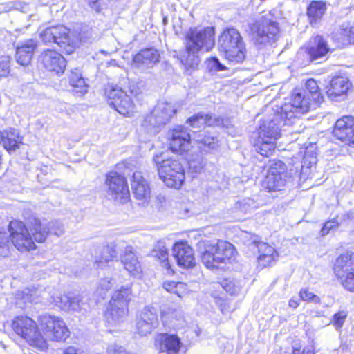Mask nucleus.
<instances>
[{
	"label": "nucleus",
	"instance_id": "f257e3e1",
	"mask_svg": "<svg viewBox=\"0 0 354 354\" xmlns=\"http://www.w3.org/2000/svg\"><path fill=\"white\" fill-rule=\"evenodd\" d=\"M214 35L213 27L190 28L185 35V51L179 55L181 63L187 67H196L200 62L198 53L212 50L215 45Z\"/></svg>",
	"mask_w": 354,
	"mask_h": 354
},
{
	"label": "nucleus",
	"instance_id": "f03ea898",
	"mask_svg": "<svg viewBox=\"0 0 354 354\" xmlns=\"http://www.w3.org/2000/svg\"><path fill=\"white\" fill-rule=\"evenodd\" d=\"M285 124L281 111L275 113L270 119L263 120L259 127L258 137L254 145V150L263 156H271L275 150L276 142L281 136V127Z\"/></svg>",
	"mask_w": 354,
	"mask_h": 354
},
{
	"label": "nucleus",
	"instance_id": "5fc2aeb1",
	"mask_svg": "<svg viewBox=\"0 0 354 354\" xmlns=\"http://www.w3.org/2000/svg\"><path fill=\"white\" fill-rule=\"evenodd\" d=\"M9 9L20 10L22 12H27L28 10V6L24 2L17 1L11 2L10 3Z\"/></svg>",
	"mask_w": 354,
	"mask_h": 354
},
{
	"label": "nucleus",
	"instance_id": "aec40b11",
	"mask_svg": "<svg viewBox=\"0 0 354 354\" xmlns=\"http://www.w3.org/2000/svg\"><path fill=\"white\" fill-rule=\"evenodd\" d=\"M168 140L169 148L174 152L182 153L188 150L190 146V135L182 126L171 129L168 132Z\"/></svg>",
	"mask_w": 354,
	"mask_h": 354
},
{
	"label": "nucleus",
	"instance_id": "a19ab883",
	"mask_svg": "<svg viewBox=\"0 0 354 354\" xmlns=\"http://www.w3.org/2000/svg\"><path fill=\"white\" fill-rule=\"evenodd\" d=\"M153 256L157 257L162 264V266L169 268L168 250L162 242H159L153 250Z\"/></svg>",
	"mask_w": 354,
	"mask_h": 354
},
{
	"label": "nucleus",
	"instance_id": "dca6fc26",
	"mask_svg": "<svg viewBox=\"0 0 354 354\" xmlns=\"http://www.w3.org/2000/svg\"><path fill=\"white\" fill-rule=\"evenodd\" d=\"M286 178L285 164L279 160H272L263 185L268 192L280 191L286 185Z\"/></svg>",
	"mask_w": 354,
	"mask_h": 354
},
{
	"label": "nucleus",
	"instance_id": "de8ad7c7",
	"mask_svg": "<svg viewBox=\"0 0 354 354\" xmlns=\"http://www.w3.org/2000/svg\"><path fill=\"white\" fill-rule=\"evenodd\" d=\"M199 141L204 145V146L207 147L209 149H215L218 147V138L216 136H213L210 135H205L203 138H201Z\"/></svg>",
	"mask_w": 354,
	"mask_h": 354
},
{
	"label": "nucleus",
	"instance_id": "3c124183",
	"mask_svg": "<svg viewBox=\"0 0 354 354\" xmlns=\"http://www.w3.org/2000/svg\"><path fill=\"white\" fill-rule=\"evenodd\" d=\"M48 229H49V233L53 234L56 236H60L64 233L63 225L57 221L49 223Z\"/></svg>",
	"mask_w": 354,
	"mask_h": 354
},
{
	"label": "nucleus",
	"instance_id": "2eb2a0df",
	"mask_svg": "<svg viewBox=\"0 0 354 354\" xmlns=\"http://www.w3.org/2000/svg\"><path fill=\"white\" fill-rule=\"evenodd\" d=\"M108 104L120 114L131 116L135 111V104L130 96L121 88L114 86L106 88Z\"/></svg>",
	"mask_w": 354,
	"mask_h": 354
},
{
	"label": "nucleus",
	"instance_id": "b1692460",
	"mask_svg": "<svg viewBox=\"0 0 354 354\" xmlns=\"http://www.w3.org/2000/svg\"><path fill=\"white\" fill-rule=\"evenodd\" d=\"M192 127L194 128H201L203 126H222L227 130L229 134L232 135V125L230 124L227 120L221 118L213 117L212 115L204 113H198L187 120Z\"/></svg>",
	"mask_w": 354,
	"mask_h": 354
},
{
	"label": "nucleus",
	"instance_id": "4be33fe9",
	"mask_svg": "<svg viewBox=\"0 0 354 354\" xmlns=\"http://www.w3.org/2000/svg\"><path fill=\"white\" fill-rule=\"evenodd\" d=\"M52 300L55 306L68 313H80L83 309L84 304L79 295L57 294L52 296Z\"/></svg>",
	"mask_w": 354,
	"mask_h": 354
},
{
	"label": "nucleus",
	"instance_id": "7ed1b4c3",
	"mask_svg": "<svg viewBox=\"0 0 354 354\" xmlns=\"http://www.w3.org/2000/svg\"><path fill=\"white\" fill-rule=\"evenodd\" d=\"M10 236L0 231V257L9 254V237L12 244L19 252H30L36 249V245L28 227L19 221H12L9 224Z\"/></svg>",
	"mask_w": 354,
	"mask_h": 354
},
{
	"label": "nucleus",
	"instance_id": "bf43d9fd",
	"mask_svg": "<svg viewBox=\"0 0 354 354\" xmlns=\"http://www.w3.org/2000/svg\"><path fill=\"white\" fill-rule=\"evenodd\" d=\"M292 354H315L310 348H304L302 351L299 349H294Z\"/></svg>",
	"mask_w": 354,
	"mask_h": 354
},
{
	"label": "nucleus",
	"instance_id": "13d9d810",
	"mask_svg": "<svg viewBox=\"0 0 354 354\" xmlns=\"http://www.w3.org/2000/svg\"><path fill=\"white\" fill-rule=\"evenodd\" d=\"M98 1L99 0H88L89 6L96 12L100 11V6Z\"/></svg>",
	"mask_w": 354,
	"mask_h": 354
},
{
	"label": "nucleus",
	"instance_id": "4d7b16f0",
	"mask_svg": "<svg viewBox=\"0 0 354 354\" xmlns=\"http://www.w3.org/2000/svg\"><path fill=\"white\" fill-rule=\"evenodd\" d=\"M64 354H88L84 351L76 349L74 346H69L65 349Z\"/></svg>",
	"mask_w": 354,
	"mask_h": 354
},
{
	"label": "nucleus",
	"instance_id": "20e7f679",
	"mask_svg": "<svg viewBox=\"0 0 354 354\" xmlns=\"http://www.w3.org/2000/svg\"><path fill=\"white\" fill-rule=\"evenodd\" d=\"M232 244L225 241H218L216 243H204L203 250L201 252L202 263L209 269L218 268L221 264L230 263L236 254Z\"/></svg>",
	"mask_w": 354,
	"mask_h": 354
},
{
	"label": "nucleus",
	"instance_id": "0eeeda50",
	"mask_svg": "<svg viewBox=\"0 0 354 354\" xmlns=\"http://www.w3.org/2000/svg\"><path fill=\"white\" fill-rule=\"evenodd\" d=\"M315 105L302 88H296L292 92L289 102L281 106V117L284 118L285 124H292Z\"/></svg>",
	"mask_w": 354,
	"mask_h": 354
},
{
	"label": "nucleus",
	"instance_id": "cd10ccee",
	"mask_svg": "<svg viewBox=\"0 0 354 354\" xmlns=\"http://www.w3.org/2000/svg\"><path fill=\"white\" fill-rule=\"evenodd\" d=\"M155 344L158 354H178L182 342L176 335L164 333L157 337Z\"/></svg>",
	"mask_w": 354,
	"mask_h": 354
},
{
	"label": "nucleus",
	"instance_id": "603ef678",
	"mask_svg": "<svg viewBox=\"0 0 354 354\" xmlns=\"http://www.w3.org/2000/svg\"><path fill=\"white\" fill-rule=\"evenodd\" d=\"M347 317L346 311H339L333 315V324L337 328H342L344 324L345 319Z\"/></svg>",
	"mask_w": 354,
	"mask_h": 354
},
{
	"label": "nucleus",
	"instance_id": "f8f14e48",
	"mask_svg": "<svg viewBox=\"0 0 354 354\" xmlns=\"http://www.w3.org/2000/svg\"><path fill=\"white\" fill-rule=\"evenodd\" d=\"M104 187L108 196L115 201L120 203H126L129 201V187L123 176L115 171H110L106 176Z\"/></svg>",
	"mask_w": 354,
	"mask_h": 354
},
{
	"label": "nucleus",
	"instance_id": "9b49d317",
	"mask_svg": "<svg viewBox=\"0 0 354 354\" xmlns=\"http://www.w3.org/2000/svg\"><path fill=\"white\" fill-rule=\"evenodd\" d=\"M333 270L341 285L354 292V253L347 252L337 258Z\"/></svg>",
	"mask_w": 354,
	"mask_h": 354
},
{
	"label": "nucleus",
	"instance_id": "bb28decb",
	"mask_svg": "<svg viewBox=\"0 0 354 354\" xmlns=\"http://www.w3.org/2000/svg\"><path fill=\"white\" fill-rule=\"evenodd\" d=\"M333 135L340 140L354 145V118L344 116L337 120L334 127Z\"/></svg>",
	"mask_w": 354,
	"mask_h": 354
},
{
	"label": "nucleus",
	"instance_id": "c9c22d12",
	"mask_svg": "<svg viewBox=\"0 0 354 354\" xmlns=\"http://www.w3.org/2000/svg\"><path fill=\"white\" fill-rule=\"evenodd\" d=\"M326 4L322 1H312L307 8V15L312 26H316L326 12Z\"/></svg>",
	"mask_w": 354,
	"mask_h": 354
},
{
	"label": "nucleus",
	"instance_id": "37998d69",
	"mask_svg": "<svg viewBox=\"0 0 354 354\" xmlns=\"http://www.w3.org/2000/svg\"><path fill=\"white\" fill-rule=\"evenodd\" d=\"M207 69L209 72L217 73L226 69V67L222 64L216 57H212L205 61Z\"/></svg>",
	"mask_w": 354,
	"mask_h": 354
},
{
	"label": "nucleus",
	"instance_id": "9d476101",
	"mask_svg": "<svg viewBox=\"0 0 354 354\" xmlns=\"http://www.w3.org/2000/svg\"><path fill=\"white\" fill-rule=\"evenodd\" d=\"M131 286L127 285L115 290L109 301L106 314L107 322L115 326L124 322L128 314V304L131 300Z\"/></svg>",
	"mask_w": 354,
	"mask_h": 354
},
{
	"label": "nucleus",
	"instance_id": "6ab92c4d",
	"mask_svg": "<svg viewBox=\"0 0 354 354\" xmlns=\"http://www.w3.org/2000/svg\"><path fill=\"white\" fill-rule=\"evenodd\" d=\"M158 325V310L155 307L147 306L141 312L138 319L136 328L138 333L146 336Z\"/></svg>",
	"mask_w": 354,
	"mask_h": 354
},
{
	"label": "nucleus",
	"instance_id": "052dcab7",
	"mask_svg": "<svg viewBox=\"0 0 354 354\" xmlns=\"http://www.w3.org/2000/svg\"><path fill=\"white\" fill-rule=\"evenodd\" d=\"M289 306L291 308H296L299 306V300L297 298H291L289 301Z\"/></svg>",
	"mask_w": 354,
	"mask_h": 354
},
{
	"label": "nucleus",
	"instance_id": "8fccbe9b",
	"mask_svg": "<svg viewBox=\"0 0 354 354\" xmlns=\"http://www.w3.org/2000/svg\"><path fill=\"white\" fill-rule=\"evenodd\" d=\"M10 57H0V77H6L10 73Z\"/></svg>",
	"mask_w": 354,
	"mask_h": 354
},
{
	"label": "nucleus",
	"instance_id": "393cba45",
	"mask_svg": "<svg viewBox=\"0 0 354 354\" xmlns=\"http://www.w3.org/2000/svg\"><path fill=\"white\" fill-rule=\"evenodd\" d=\"M37 46V41L32 38L17 42L15 55L16 62L21 66H28Z\"/></svg>",
	"mask_w": 354,
	"mask_h": 354
},
{
	"label": "nucleus",
	"instance_id": "864d4df0",
	"mask_svg": "<svg viewBox=\"0 0 354 354\" xmlns=\"http://www.w3.org/2000/svg\"><path fill=\"white\" fill-rule=\"evenodd\" d=\"M339 226V223L335 220H330L326 222L320 231V234L322 236H325L329 233V232L333 229L337 228Z\"/></svg>",
	"mask_w": 354,
	"mask_h": 354
},
{
	"label": "nucleus",
	"instance_id": "72a5a7b5",
	"mask_svg": "<svg viewBox=\"0 0 354 354\" xmlns=\"http://www.w3.org/2000/svg\"><path fill=\"white\" fill-rule=\"evenodd\" d=\"M259 256L258 262L262 267L271 266L277 261L278 254L275 249L266 243H259L257 245Z\"/></svg>",
	"mask_w": 354,
	"mask_h": 354
},
{
	"label": "nucleus",
	"instance_id": "338daca9",
	"mask_svg": "<svg viewBox=\"0 0 354 354\" xmlns=\"http://www.w3.org/2000/svg\"><path fill=\"white\" fill-rule=\"evenodd\" d=\"M307 154H308V151H306V153L304 154V158H306L307 156Z\"/></svg>",
	"mask_w": 354,
	"mask_h": 354
},
{
	"label": "nucleus",
	"instance_id": "a878e982",
	"mask_svg": "<svg viewBox=\"0 0 354 354\" xmlns=\"http://www.w3.org/2000/svg\"><path fill=\"white\" fill-rule=\"evenodd\" d=\"M131 189L135 198L139 204L147 203L150 198L151 190L147 180L140 171L133 173L131 180Z\"/></svg>",
	"mask_w": 354,
	"mask_h": 354
},
{
	"label": "nucleus",
	"instance_id": "a18cd8bd",
	"mask_svg": "<svg viewBox=\"0 0 354 354\" xmlns=\"http://www.w3.org/2000/svg\"><path fill=\"white\" fill-rule=\"evenodd\" d=\"M221 285L223 289L230 295H237L241 291V286L232 280L225 279Z\"/></svg>",
	"mask_w": 354,
	"mask_h": 354
},
{
	"label": "nucleus",
	"instance_id": "58836bf2",
	"mask_svg": "<svg viewBox=\"0 0 354 354\" xmlns=\"http://www.w3.org/2000/svg\"><path fill=\"white\" fill-rule=\"evenodd\" d=\"M260 206L259 202L252 198H245L238 201L234 205V209L236 212H240L243 214H250Z\"/></svg>",
	"mask_w": 354,
	"mask_h": 354
},
{
	"label": "nucleus",
	"instance_id": "f704fd0d",
	"mask_svg": "<svg viewBox=\"0 0 354 354\" xmlns=\"http://www.w3.org/2000/svg\"><path fill=\"white\" fill-rule=\"evenodd\" d=\"M161 318L164 322L170 324L173 327L179 328L184 326L185 320L180 310L161 309Z\"/></svg>",
	"mask_w": 354,
	"mask_h": 354
},
{
	"label": "nucleus",
	"instance_id": "c03bdc74",
	"mask_svg": "<svg viewBox=\"0 0 354 354\" xmlns=\"http://www.w3.org/2000/svg\"><path fill=\"white\" fill-rule=\"evenodd\" d=\"M143 86L142 82H132L129 84V91L130 94L134 97L138 101H140L143 96Z\"/></svg>",
	"mask_w": 354,
	"mask_h": 354
},
{
	"label": "nucleus",
	"instance_id": "473e14b6",
	"mask_svg": "<svg viewBox=\"0 0 354 354\" xmlns=\"http://www.w3.org/2000/svg\"><path fill=\"white\" fill-rule=\"evenodd\" d=\"M26 227L29 230L34 241L38 243L44 242L49 234V229H48L46 224L35 217L29 219Z\"/></svg>",
	"mask_w": 354,
	"mask_h": 354
},
{
	"label": "nucleus",
	"instance_id": "ea45409f",
	"mask_svg": "<svg viewBox=\"0 0 354 354\" xmlns=\"http://www.w3.org/2000/svg\"><path fill=\"white\" fill-rule=\"evenodd\" d=\"M69 82L73 87L80 88V93H83L87 91L85 81L82 77V73L79 69L75 68L71 71Z\"/></svg>",
	"mask_w": 354,
	"mask_h": 354
},
{
	"label": "nucleus",
	"instance_id": "ddd939ff",
	"mask_svg": "<svg viewBox=\"0 0 354 354\" xmlns=\"http://www.w3.org/2000/svg\"><path fill=\"white\" fill-rule=\"evenodd\" d=\"M40 325L46 337L52 341L64 342L69 337L70 331L61 317L43 315Z\"/></svg>",
	"mask_w": 354,
	"mask_h": 354
},
{
	"label": "nucleus",
	"instance_id": "0e129e2a",
	"mask_svg": "<svg viewBox=\"0 0 354 354\" xmlns=\"http://www.w3.org/2000/svg\"><path fill=\"white\" fill-rule=\"evenodd\" d=\"M0 348L6 349L5 345L1 342H0Z\"/></svg>",
	"mask_w": 354,
	"mask_h": 354
},
{
	"label": "nucleus",
	"instance_id": "4468645a",
	"mask_svg": "<svg viewBox=\"0 0 354 354\" xmlns=\"http://www.w3.org/2000/svg\"><path fill=\"white\" fill-rule=\"evenodd\" d=\"M176 113L174 106L167 102H159L153 111L147 115L142 122V126L148 130L165 125L170 121Z\"/></svg>",
	"mask_w": 354,
	"mask_h": 354
},
{
	"label": "nucleus",
	"instance_id": "69168bd1",
	"mask_svg": "<svg viewBox=\"0 0 354 354\" xmlns=\"http://www.w3.org/2000/svg\"><path fill=\"white\" fill-rule=\"evenodd\" d=\"M303 53V48L300 50V51L297 53L298 56H300Z\"/></svg>",
	"mask_w": 354,
	"mask_h": 354
},
{
	"label": "nucleus",
	"instance_id": "c85d7f7f",
	"mask_svg": "<svg viewBox=\"0 0 354 354\" xmlns=\"http://www.w3.org/2000/svg\"><path fill=\"white\" fill-rule=\"evenodd\" d=\"M160 61V53L153 48H145L138 53L133 59L134 67L142 70L152 68Z\"/></svg>",
	"mask_w": 354,
	"mask_h": 354
},
{
	"label": "nucleus",
	"instance_id": "6e6552de",
	"mask_svg": "<svg viewBox=\"0 0 354 354\" xmlns=\"http://www.w3.org/2000/svg\"><path fill=\"white\" fill-rule=\"evenodd\" d=\"M249 30L252 40L259 47L272 44L279 37L278 24L267 16L250 23Z\"/></svg>",
	"mask_w": 354,
	"mask_h": 354
},
{
	"label": "nucleus",
	"instance_id": "e2e57ef3",
	"mask_svg": "<svg viewBox=\"0 0 354 354\" xmlns=\"http://www.w3.org/2000/svg\"><path fill=\"white\" fill-rule=\"evenodd\" d=\"M31 296H32V295L28 296V293H26V295H24V296L23 297V299H24V300H25V301H28L32 302V300L31 299Z\"/></svg>",
	"mask_w": 354,
	"mask_h": 354
},
{
	"label": "nucleus",
	"instance_id": "2f4dec72",
	"mask_svg": "<svg viewBox=\"0 0 354 354\" xmlns=\"http://www.w3.org/2000/svg\"><path fill=\"white\" fill-rule=\"evenodd\" d=\"M351 84L347 77L337 76L332 78L327 93L332 100L346 95Z\"/></svg>",
	"mask_w": 354,
	"mask_h": 354
},
{
	"label": "nucleus",
	"instance_id": "f3484780",
	"mask_svg": "<svg viewBox=\"0 0 354 354\" xmlns=\"http://www.w3.org/2000/svg\"><path fill=\"white\" fill-rule=\"evenodd\" d=\"M40 38L45 44L55 43L62 48L73 46L69 30L64 26L48 27L40 32Z\"/></svg>",
	"mask_w": 354,
	"mask_h": 354
},
{
	"label": "nucleus",
	"instance_id": "39448f33",
	"mask_svg": "<svg viewBox=\"0 0 354 354\" xmlns=\"http://www.w3.org/2000/svg\"><path fill=\"white\" fill-rule=\"evenodd\" d=\"M164 153L153 156V160L156 165L160 178L168 187L180 189L184 183L185 170L179 160L166 159Z\"/></svg>",
	"mask_w": 354,
	"mask_h": 354
},
{
	"label": "nucleus",
	"instance_id": "4c0bfd02",
	"mask_svg": "<svg viewBox=\"0 0 354 354\" xmlns=\"http://www.w3.org/2000/svg\"><path fill=\"white\" fill-rule=\"evenodd\" d=\"M100 254L95 257V265L97 268H104L106 263L116 257L114 245H105L100 249Z\"/></svg>",
	"mask_w": 354,
	"mask_h": 354
},
{
	"label": "nucleus",
	"instance_id": "09e8293b",
	"mask_svg": "<svg viewBox=\"0 0 354 354\" xmlns=\"http://www.w3.org/2000/svg\"><path fill=\"white\" fill-rule=\"evenodd\" d=\"M185 284L182 282L166 281L163 283V288L168 292L175 293L180 297L178 290L183 288Z\"/></svg>",
	"mask_w": 354,
	"mask_h": 354
},
{
	"label": "nucleus",
	"instance_id": "c756f323",
	"mask_svg": "<svg viewBox=\"0 0 354 354\" xmlns=\"http://www.w3.org/2000/svg\"><path fill=\"white\" fill-rule=\"evenodd\" d=\"M120 258L125 270L133 277L140 278L142 267L133 248L131 246L126 247Z\"/></svg>",
	"mask_w": 354,
	"mask_h": 354
},
{
	"label": "nucleus",
	"instance_id": "49530a36",
	"mask_svg": "<svg viewBox=\"0 0 354 354\" xmlns=\"http://www.w3.org/2000/svg\"><path fill=\"white\" fill-rule=\"evenodd\" d=\"M299 297L301 300L305 301L311 302L313 304L320 303L319 297L317 295L306 288H303L300 290Z\"/></svg>",
	"mask_w": 354,
	"mask_h": 354
},
{
	"label": "nucleus",
	"instance_id": "6e6d98bb",
	"mask_svg": "<svg viewBox=\"0 0 354 354\" xmlns=\"http://www.w3.org/2000/svg\"><path fill=\"white\" fill-rule=\"evenodd\" d=\"M113 285V280L111 279H104L100 281V286L102 290L105 292L109 290Z\"/></svg>",
	"mask_w": 354,
	"mask_h": 354
},
{
	"label": "nucleus",
	"instance_id": "1a4fd4ad",
	"mask_svg": "<svg viewBox=\"0 0 354 354\" xmlns=\"http://www.w3.org/2000/svg\"><path fill=\"white\" fill-rule=\"evenodd\" d=\"M218 48L230 62L241 63L245 57V48L242 38L234 28L223 31L218 39Z\"/></svg>",
	"mask_w": 354,
	"mask_h": 354
},
{
	"label": "nucleus",
	"instance_id": "a211bd4d",
	"mask_svg": "<svg viewBox=\"0 0 354 354\" xmlns=\"http://www.w3.org/2000/svg\"><path fill=\"white\" fill-rule=\"evenodd\" d=\"M38 62L46 71L57 75H62L66 66V61L62 55L50 49L44 50L39 55Z\"/></svg>",
	"mask_w": 354,
	"mask_h": 354
},
{
	"label": "nucleus",
	"instance_id": "5701e85b",
	"mask_svg": "<svg viewBox=\"0 0 354 354\" xmlns=\"http://www.w3.org/2000/svg\"><path fill=\"white\" fill-rule=\"evenodd\" d=\"M172 255L181 268H192L196 265L193 249L185 242L176 243L172 249Z\"/></svg>",
	"mask_w": 354,
	"mask_h": 354
},
{
	"label": "nucleus",
	"instance_id": "e433bc0d",
	"mask_svg": "<svg viewBox=\"0 0 354 354\" xmlns=\"http://www.w3.org/2000/svg\"><path fill=\"white\" fill-rule=\"evenodd\" d=\"M301 88L306 92V95L312 99L316 106L324 102V95L315 80L308 79L305 83L304 88Z\"/></svg>",
	"mask_w": 354,
	"mask_h": 354
},
{
	"label": "nucleus",
	"instance_id": "423d86ee",
	"mask_svg": "<svg viewBox=\"0 0 354 354\" xmlns=\"http://www.w3.org/2000/svg\"><path fill=\"white\" fill-rule=\"evenodd\" d=\"M13 331L31 346L41 351L48 348L46 339L40 332L37 324L28 316L19 315L15 317L11 324Z\"/></svg>",
	"mask_w": 354,
	"mask_h": 354
},
{
	"label": "nucleus",
	"instance_id": "79ce46f5",
	"mask_svg": "<svg viewBox=\"0 0 354 354\" xmlns=\"http://www.w3.org/2000/svg\"><path fill=\"white\" fill-rule=\"evenodd\" d=\"M339 35L344 42L354 44V26L342 24L339 30Z\"/></svg>",
	"mask_w": 354,
	"mask_h": 354
},
{
	"label": "nucleus",
	"instance_id": "412c9836",
	"mask_svg": "<svg viewBox=\"0 0 354 354\" xmlns=\"http://www.w3.org/2000/svg\"><path fill=\"white\" fill-rule=\"evenodd\" d=\"M330 51L326 40L321 35L312 37L304 48L310 62L317 61L326 57Z\"/></svg>",
	"mask_w": 354,
	"mask_h": 354
},
{
	"label": "nucleus",
	"instance_id": "7c9ffc66",
	"mask_svg": "<svg viewBox=\"0 0 354 354\" xmlns=\"http://www.w3.org/2000/svg\"><path fill=\"white\" fill-rule=\"evenodd\" d=\"M22 143L19 132L13 129L0 132V148L3 147L9 153L15 151Z\"/></svg>",
	"mask_w": 354,
	"mask_h": 354
},
{
	"label": "nucleus",
	"instance_id": "680f3d73",
	"mask_svg": "<svg viewBox=\"0 0 354 354\" xmlns=\"http://www.w3.org/2000/svg\"><path fill=\"white\" fill-rule=\"evenodd\" d=\"M193 163L194 162H189L190 168H193V169L194 170L195 172H199L201 169V166H194Z\"/></svg>",
	"mask_w": 354,
	"mask_h": 354
}]
</instances>
